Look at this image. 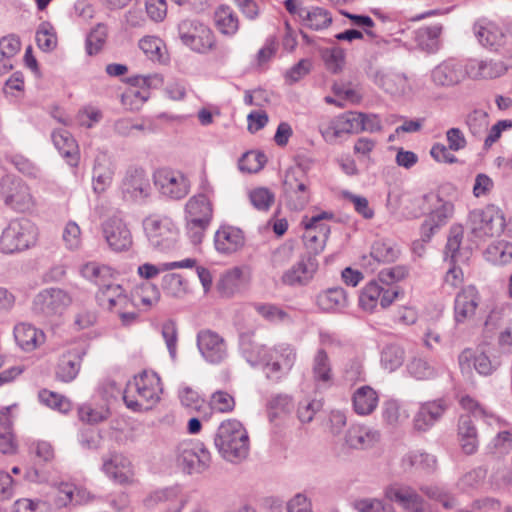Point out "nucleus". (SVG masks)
Segmentation results:
<instances>
[{
	"instance_id": "obj_1",
	"label": "nucleus",
	"mask_w": 512,
	"mask_h": 512,
	"mask_svg": "<svg viewBox=\"0 0 512 512\" xmlns=\"http://www.w3.org/2000/svg\"><path fill=\"white\" fill-rule=\"evenodd\" d=\"M161 393L159 376L155 372L143 371L127 383L123 400L133 412H144L159 402Z\"/></svg>"
},
{
	"instance_id": "obj_2",
	"label": "nucleus",
	"mask_w": 512,
	"mask_h": 512,
	"mask_svg": "<svg viewBox=\"0 0 512 512\" xmlns=\"http://www.w3.org/2000/svg\"><path fill=\"white\" fill-rule=\"evenodd\" d=\"M214 444L219 454L231 463L240 462L249 454L248 433L242 423L236 419L225 420L219 425Z\"/></svg>"
},
{
	"instance_id": "obj_3",
	"label": "nucleus",
	"mask_w": 512,
	"mask_h": 512,
	"mask_svg": "<svg viewBox=\"0 0 512 512\" xmlns=\"http://www.w3.org/2000/svg\"><path fill=\"white\" fill-rule=\"evenodd\" d=\"M37 227L27 218H17L9 222L0 236V251L5 254L21 252L37 241Z\"/></svg>"
},
{
	"instance_id": "obj_4",
	"label": "nucleus",
	"mask_w": 512,
	"mask_h": 512,
	"mask_svg": "<svg viewBox=\"0 0 512 512\" xmlns=\"http://www.w3.org/2000/svg\"><path fill=\"white\" fill-rule=\"evenodd\" d=\"M181 43L195 53L206 54L216 45L213 31L197 19H184L177 25Z\"/></svg>"
},
{
	"instance_id": "obj_5",
	"label": "nucleus",
	"mask_w": 512,
	"mask_h": 512,
	"mask_svg": "<svg viewBox=\"0 0 512 512\" xmlns=\"http://www.w3.org/2000/svg\"><path fill=\"white\" fill-rule=\"evenodd\" d=\"M283 196L289 209L303 210L310 202L309 180L300 165L288 168L283 179Z\"/></svg>"
},
{
	"instance_id": "obj_6",
	"label": "nucleus",
	"mask_w": 512,
	"mask_h": 512,
	"mask_svg": "<svg viewBox=\"0 0 512 512\" xmlns=\"http://www.w3.org/2000/svg\"><path fill=\"white\" fill-rule=\"evenodd\" d=\"M468 228L477 238L500 235L506 226L503 211L495 205L475 209L468 215Z\"/></svg>"
},
{
	"instance_id": "obj_7",
	"label": "nucleus",
	"mask_w": 512,
	"mask_h": 512,
	"mask_svg": "<svg viewBox=\"0 0 512 512\" xmlns=\"http://www.w3.org/2000/svg\"><path fill=\"white\" fill-rule=\"evenodd\" d=\"M0 195L6 206L18 212L34 208L35 198L30 187L15 175H5L0 180Z\"/></svg>"
},
{
	"instance_id": "obj_8",
	"label": "nucleus",
	"mask_w": 512,
	"mask_h": 512,
	"mask_svg": "<svg viewBox=\"0 0 512 512\" xmlns=\"http://www.w3.org/2000/svg\"><path fill=\"white\" fill-rule=\"evenodd\" d=\"M71 303L72 298L65 290L46 288L35 295L31 310L40 318H51L62 315Z\"/></svg>"
},
{
	"instance_id": "obj_9",
	"label": "nucleus",
	"mask_w": 512,
	"mask_h": 512,
	"mask_svg": "<svg viewBox=\"0 0 512 512\" xmlns=\"http://www.w3.org/2000/svg\"><path fill=\"white\" fill-rule=\"evenodd\" d=\"M177 465L188 474H200L211 463L210 452L200 442H182L175 450Z\"/></svg>"
},
{
	"instance_id": "obj_10",
	"label": "nucleus",
	"mask_w": 512,
	"mask_h": 512,
	"mask_svg": "<svg viewBox=\"0 0 512 512\" xmlns=\"http://www.w3.org/2000/svg\"><path fill=\"white\" fill-rule=\"evenodd\" d=\"M144 231L150 244L160 251L172 249L178 239V229L169 217H147L143 221Z\"/></svg>"
},
{
	"instance_id": "obj_11",
	"label": "nucleus",
	"mask_w": 512,
	"mask_h": 512,
	"mask_svg": "<svg viewBox=\"0 0 512 512\" xmlns=\"http://www.w3.org/2000/svg\"><path fill=\"white\" fill-rule=\"evenodd\" d=\"M153 179L159 193L167 199L181 200L190 192L191 183L179 170L160 168L154 172Z\"/></svg>"
},
{
	"instance_id": "obj_12",
	"label": "nucleus",
	"mask_w": 512,
	"mask_h": 512,
	"mask_svg": "<svg viewBox=\"0 0 512 512\" xmlns=\"http://www.w3.org/2000/svg\"><path fill=\"white\" fill-rule=\"evenodd\" d=\"M333 214L330 212H321L312 217L305 216L302 224L305 228L303 241L308 250V256H315L323 251L328 239L330 228L325 224L324 220H330Z\"/></svg>"
},
{
	"instance_id": "obj_13",
	"label": "nucleus",
	"mask_w": 512,
	"mask_h": 512,
	"mask_svg": "<svg viewBox=\"0 0 512 512\" xmlns=\"http://www.w3.org/2000/svg\"><path fill=\"white\" fill-rule=\"evenodd\" d=\"M122 198L136 203L144 202L151 194L150 180L141 167L127 168L120 184Z\"/></svg>"
},
{
	"instance_id": "obj_14",
	"label": "nucleus",
	"mask_w": 512,
	"mask_h": 512,
	"mask_svg": "<svg viewBox=\"0 0 512 512\" xmlns=\"http://www.w3.org/2000/svg\"><path fill=\"white\" fill-rule=\"evenodd\" d=\"M398 287H385L378 280H372L363 287L359 296V306L367 312H374L378 304L382 308L390 306L398 297Z\"/></svg>"
},
{
	"instance_id": "obj_15",
	"label": "nucleus",
	"mask_w": 512,
	"mask_h": 512,
	"mask_svg": "<svg viewBox=\"0 0 512 512\" xmlns=\"http://www.w3.org/2000/svg\"><path fill=\"white\" fill-rule=\"evenodd\" d=\"M468 76L467 62L448 58L430 71V80L440 88H450L461 83Z\"/></svg>"
},
{
	"instance_id": "obj_16",
	"label": "nucleus",
	"mask_w": 512,
	"mask_h": 512,
	"mask_svg": "<svg viewBox=\"0 0 512 512\" xmlns=\"http://www.w3.org/2000/svg\"><path fill=\"white\" fill-rule=\"evenodd\" d=\"M358 118V112H345L327 122H322L319 125V132L327 143H335L345 135L359 133Z\"/></svg>"
},
{
	"instance_id": "obj_17",
	"label": "nucleus",
	"mask_w": 512,
	"mask_h": 512,
	"mask_svg": "<svg viewBox=\"0 0 512 512\" xmlns=\"http://www.w3.org/2000/svg\"><path fill=\"white\" fill-rule=\"evenodd\" d=\"M422 200L435 206L421 226L422 238L424 241H428L435 230L445 224L447 219L451 217L453 213V205L451 202L443 201L437 195L432 193L424 195Z\"/></svg>"
},
{
	"instance_id": "obj_18",
	"label": "nucleus",
	"mask_w": 512,
	"mask_h": 512,
	"mask_svg": "<svg viewBox=\"0 0 512 512\" xmlns=\"http://www.w3.org/2000/svg\"><path fill=\"white\" fill-rule=\"evenodd\" d=\"M386 497L397 503L405 512H434L417 491L407 485H392L386 490Z\"/></svg>"
},
{
	"instance_id": "obj_19",
	"label": "nucleus",
	"mask_w": 512,
	"mask_h": 512,
	"mask_svg": "<svg viewBox=\"0 0 512 512\" xmlns=\"http://www.w3.org/2000/svg\"><path fill=\"white\" fill-rule=\"evenodd\" d=\"M102 233L108 246L115 252L127 251L133 244L128 225L117 216L108 218L102 224Z\"/></svg>"
},
{
	"instance_id": "obj_20",
	"label": "nucleus",
	"mask_w": 512,
	"mask_h": 512,
	"mask_svg": "<svg viewBox=\"0 0 512 512\" xmlns=\"http://www.w3.org/2000/svg\"><path fill=\"white\" fill-rule=\"evenodd\" d=\"M102 472L113 482L124 485L133 481L131 461L122 453L113 451L102 457Z\"/></svg>"
},
{
	"instance_id": "obj_21",
	"label": "nucleus",
	"mask_w": 512,
	"mask_h": 512,
	"mask_svg": "<svg viewBox=\"0 0 512 512\" xmlns=\"http://www.w3.org/2000/svg\"><path fill=\"white\" fill-rule=\"evenodd\" d=\"M296 360V351L289 344H279L270 350L266 362V375L269 379L278 380L292 369Z\"/></svg>"
},
{
	"instance_id": "obj_22",
	"label": "nucleus",
	"mask_w": 512,
	"mask_h": 512,
	"mask_svg": "<svg viewBox=\"0 0 512 512\" xmlns=\"http://www.w3.org/2000/svg\"><path fill=\"white\" fill-rule=\"evenodd\" d=\"M197 346L202 357L211 364H219L228 356L225 340L211 330H202L198 333Z\"/></svg>"
},
{
	"instance_id": "obj_23",
	"label": "nucleus",
	"mask_w": 512,
	"mask_h": 512,
	"mask_svg": "<svg viewBox=\"0 0 512 512\" xmlns=\"http://www.w3.org/2000/svg\"><path fill=\"white\" fill-rule=\"evenodd\" d=\"M480 302L478 290L473 285L464 287L455 298L454 319L456 323H463L475 315Z\"/></svg>"
},
{
	"instance_id": "obj_24",
	"label": "nucleus",
	"mask_w": 512,
	"mask_h": 512,
	"mask_svg": "<svg viewBox=\"0 0 512 512\" xmlns=\"http://www.w3.org/2000/svg\"><path fill=\"white\" fill-rule=\"evenodd\" d=\"M314 257H302L296 264L284 272L282 282L289 286H303L308 284L317 270Z\"/></svg>"
},
{
	"instance_id": "obj_25",
	"label": "nucleus",
	"mask_w": 512,
	"mask_h": 512,
	"mask_svg": "<svg viewBox=\"0 0 512 512\" xmlns=\"http://www.w3.org/2000/svg\"><path fill=\"white\" fill-rule=\"evenodd\" d=\"M446 408L447 405L442 399L421 404L413 419L415 430L419 432L429 430L442 417Z\"/></svg>"
},
{
	"instance_id": "obj_26",
	"label": "nucleus",
	"mask_w": 512,
	"mask_h": 512,
	"mask_svg": "<svg viewBox=\"0 0 512 512\" xmlns=\"http://www.w3.org/2000/svg\"><path fill=\"white\" fill-rule=\"evenodd\" d=\"M245 243L242 230L233 226H221L214 235V246L221 254H232Z\"/></svg>"
},
{
	"instance_id": "obj_27",
	"label": "nucleus",
	"mask_w": 512,
	"mask_h": 512,
	"mask_svg": "<svg viewBox=\"0 0 512 512\" xmlns=\"http://www.w3.org/2000/svg\"><path fill=\"white\" fill-rule=\"evenodd\" d=\"M84 355L85 351L80 347L69 349L63 353L56 368V378L65 383L74 380L80 371Z\"/></svg>"
},
{
	"instance_id": "obj_28",
	"label": "nucleus",
	"mask_w": 512,
	"mask_h": 512,
	"mask_svg": "<svg viewBox=\"0 0 512 512\" xmlns=\"http://www.w3.org/2000/svg\"><path fill=\"white\" fill-rule=\"evenodd\" d=\"M380 440V432L372 427L355 424L345 434V444L351 449H368Z\"/></svg>"
},
{
	"instance_id": "obj_29",
	"label": "nucleus",
	"mask_w": 512,
	"mask_h": 512,
	"mask_svg": "<svg viewBox=\"0 0 512 512\" xmlns=\"http://www.w3.org/2000/svg\"><path fill=\"white\" fill-rule=\"evenodd\" d=\"M473 359V365L478 374L482 376H490L496 372L502 365V361L497 355H488L484 352L473 354L470 349L464 350L459 355V364L461 367L468 364Z\"/></svg>"
},
{
	"instance_id": "obj_30",
	"label": "nucleus",
	"mask_w": 512,
	"mask_h": 512,
	"mask_svg": "<svg viewBox=\"0 0 512 512\" xmlns=\"http://www.w3.org/2000/svg\"><path fill=\"white\" fill-rule=\"evenodd\" d=\"M468 77L473 79H493L504 75L507 66L501 60L470 59L467 61Z\"/></svg>"
},
{
	"instance_id": "obj_31",
	"label": "nucleus",
	"mask_w": 512,
	"mask_h": 512,
	"mask_svg": "<svg viewBox=\"0 0 512 512\" xmlns=\"http://www.w3.org/2000/svg\"><path fill=\"white\" fill-rule=\"evenodd\" d=\"M374 83L392 96H404L410 91L407 77L393 71H377Z\"/></svg>"
},
{
	"instance_id": "obj_32",
	"label": "nucleus",
	"mask_w": 512,
	"mask_h": 512,
	"mask_svg": "<svg viewBox=\"0 0 512 512\" xmlns=\"http://www.w3.org/2000/svg\"><path fill=\"white\" fill-rule=\"evenodd\" d=\"M315 303L317 307L326 313H339L348 307V297L342 287H332L321 291Z\"/></svg>"
},
{
	"instance_id": "obj_33",
	"label": "nucleus",
	"mask_w": 512,
	"mask_h": 512,
	"mask_svg": "<svg viewBox=\"0 0 512 512\" xmlns=\"http://www.w3.org/2000/svg\"><path fill=\"white\" fill-rule=\"evenodd\" d=\"M186 498L182 495L180 486L175 485L158 489L146 499V505L152 507L160 503H168L173 512H179L186 504Z\"/></svg>"
},
{
	"instance_id": "obj_34",
	"label": "nucleus",
	"mask_w": 512,
	"mask_h": 512,
	"mask_svg": "<svg viewBox=\"0 0 512 512\" xmlns=\"http://www.w3.org/2000/svg\"><path fill=\"white\" fill-rule=\"evenodd\" d=\"M91 499L90 493L73 484L62 483L53 493V505L62 508L69 504H83Z\"/></svg>"
},
{
	"instance_id": "obj_35",
	"label": "nucleus",
	"mask_w": 512,
	"mask_h": 512,
	"mask_svg": "<svg viewBox=\"0 0 512 512\" xmlns=\"http://www.w3.org/2000/svg\"><path fill=\"white\" fill-rule=\"evenodd\" d=\"M99 304L110 311H115L117 308H128L130 300L123 293V289L118 284L106 283L97 294Z\"/></svg>"
},
{
	"instance_id": "obj_36",
	"label": "nucleus",
	"mask_w": 512,
	"mask_h": 512,
	"mask_svg": "<svg viewBox=\"0 0 512 512\" xmlns=\"http://www.w3.org/2000/svg\"><path fill=\"white\" fill-rule=\"evenodd\" d=\"M14 337L24 351H32L45 342L44 332L28 323L16 325Z\"/></svg>"
},
{
	"instance_id": "obj_37",
	"label": "nucleus",
	"mask_w": 512,
	"mask_h": 512,
	"mask_svg": "<svg viewBox=\"0 0 512 512\" xmlns=\"http://www.w3.org/2000/svg\"><path fill=\"white\" fill-rule=\"evenodd\" d=\"M354 411L358 415H370L378 406L377 392L370 386L364 385L355 390L352 397Z\"/></svg>"
},
{
	"instance_id": "obj_38",
	"label": "nucleus",
	"mask_w": 512,
	"mask_h": 512,
	"mask_svg": "<svg viewBox=\"0 0 512 512\" xmlns=\"http://www.w3.org/2000/svg\"><path fill=\"white\" fill-rule=\"evenodd\" d=\"M458 439L465 454L471 455L477 451L479 446L477 429L468 416H461L459 419Z\"/></svg>"
},
{
	"instance_id": "obj_39",
	"label": "nucleus",
	"mask_w": 512,
	"mask_h": 512,
	"mask_svg": "<svg viewBox=\"0 0 512 512\" xmlns=\"http://www.w3.org/2000/svg\"><path fill=\"white\" fill-rule=\"evenodd\" d=\"M186 220H201L210 223L213 215L211 202L205 194L191 197L185 206Z\"/></svg>"
},
{
	"instance_id": "obj_40",
	"label": "nucleus",
	"mask_w": 512,
	"mask_h": 512,
	"mask_svg": "<svg viewBox=\"0 0 512 512\" xmlns=\"http://www.w3.org/2000/svg\"><path fill=\"white\" fill-rule=\"evenodd\" d=\"M474 34L483 46L495 47L502 44L504 34L501 28L490 21L480 20L474 24Z\"/></svg>"
},
{
	"instance_id": "obj_41",
	"label": "nucleus",
	"mask_w": 512,
	"mask_h": 512,
	"mask_svg": "<svg viewBox=\"0 0 512 512\" xmlns=\"http://www.w3.org/2000/svg\"><path fill=\"white\" fill-rule=\"evenodd\" d=\"M52 141L59 153L68 159L70 165H76L78 145L69 131L58 129L52 133Z\"/></svg>"
},
{
	"instance_id": "obj_42",
	"label": "nucleus",
	"mask_w": 512,
	"mask_h": 512,
	"mask_svg": "<svg viewBox=\"0 0 512 512\" xmlns=\"http://www.w3.org/2000/svg\"><path fill=\"white\" fill-rule=\"evenodd\" d=\"M214 18L216 28L225 36H234L239 30L238 16L229 6H219L215 11Z\"/></svg>"
},
{
	"instance_id": "obj_43",
	"label": "nucleus",
	"mask_w": 512,
	"mask_h": 512,
	"mask_svg": "<svg viewBox=\"0 0 512 512\" xmlns=\"http://www.w3.org/2000/svg\"><path fill=\"white\" fill-rule=\"evenodd\" d=\"M245 277L240 267H233L224 272L217 284L219 292L224 296H232L245 285Z\"/></svg>"
},
{
	"instance_id": "obj_44",
	"label": "nucleus",
	"mask_w": 512,
	"mask_h": 512,
	"mask_svg": "<svg viewBox=\"0 0 512 512\" xmlns=\"http://www.w3.org/2000/svg\"><path fill=\"white\" fill-rule=\"evenodd\" d=\"M381 413L384 424L390 428L401 426L409 418L408 412L395 399L384 401Z\"/></svg>"
},
{
	"instance_id": "obj_45",
	"label": "nucleus",
	"mask_w": 512,
	"mask_h": 512,
	"mask_svg": "<svg viewBox=\"0 0 512 512\" xmlns=\"http://www.w3.org/2000/svg\"><path fill=\"white\" fill-rule=\"evenodd\" d=\"M240 348L243 357L251 366L264 365L266 370V362L269 358L270 350L250 339H242Z\"/></svg>"
},
{
	"instance_id": "obj_46",
	"label": "nucleus",
	"mask_w": 512,
	"mask_h": 512,
	"mask_svg": "<svg viewBox=\"0 0 512 512\" xmlns=\"http://www.w3.org/2000/svg\"><path fill=\"white\" fill-rule=\"evenodd\" d=\"M405 360L404 348L396 343L385 345L380 354V364L388 372H394L402 366Z\"/></svg>"
},
{
	"instance_id": "obj_47",
	"label": "nucleus",
	"mask_w": 512,
	"mask_h": 512,
	"mask_svg": "<svg viewBox=\"0 0 512 512\" xmlns=\"http://www.w3.org/2000/svg\"><path fill=\"white\" fill-rule=\"evenodd\" d=\"M20 47V40L14 35L0 39V74L13 68L12 58L19 52Z\"/></svg>"
},
{
	"instance_id": "obj_48",
	"label": "nucleus",
	"mask_w": 512,
	"mask_h": 512,
	"mask_svg": "<svg viewBox=\"0 0 512 512\" xmlns=\"http://www.w3.org/2000/svg\"><path fill=\"white\" fill-rule=\"evenodd\" d=\"M484 257L495 265H505L512 260V243L505 240L494 241L486 248Z\"/></svg>"
},
{
	"instance_id": "obj_49",
	"label": "nucleus",
	"mask_w": 512,
	"mask_h": 512,
	"mask_svg": "<svg viewBox=\"0 0 512 512\" xmlns=\"http://www.w3.org/2000/svg\"><path fill=\"white\" fill-rule=\"evenodd\" d=\"M441 33L442 26L440 25L423 27L415 31V41L422 50L435 52L439 47Z\"/></svg>"
},
{
	"instance_id": "obj_50",
	"label": "nucleus",
	"mask_w": 512,
	"mask_h": 512,
	"mask_svg": "<svg viewBox=\"0 0 512 512\" xmlns=\"http://www.w3.org/2000/svg\"><path fill=\"white\" fill-rule=\"evenodd\" d=\"M81 275L96 285H105L112 278V269L104 264L88 262L80 269Z\"/></svg>"
},
{
	"instance_id": "obj_51",
	"label": "nucleus",
	"mask_w": 512,
	"mask_h": 512,
	"mask_svg": "<svg viewBox=\"0 0 512 512\" xmlns=\"http://www.w3.org/2000/svg\"><path fill=\"white\" fill-rule=\"evenodd\" d=\"M299 16L303 18L306 26L314 30L324 29L332 22L329 12L320 7H313L311 10L301 9Z\"/></svg>"
},
{
	"instance_id": "obj_52",
	"label": "nucleus",
	"mask_w": 512,
	"mask_h": 512,
	"mask_svg": "<svg viewBox=\"0 0 512 512\" xmlns=\"http://www.w3.org/2000/svg\"><path fill=\"white\" fill-rule=\"evenodd\" d=\"M114 170L99 159L95 161L93 167V190L95 193H103L111 185Z\"/></svg>"
},
{
	"instance_id": "obj_53",
	"label": "nucleus",
	"mask_w": 512,
	"mask_h": 512,
	"mask_svg": "<svg viewBox=\"0 0 512 512\" xmlns=\"http://www.w3.org/2000/svg\"><path fill=\"white\" fill-rule=\"evenodd\" d=\"M398 255L399 250L390 240L375 241L370 252V256L379 263L393 262Z\"/></svg>"
},
{
	"instance_id": "obj_54",
	"label": "nucleus",
	"mask_w": 512,
	"mask_h": 512,
	"mask_svg": "<svg viewBox=\"0 0 512 512\" xmlns=\"http://www.w3.org/2000/svg\"><path fill=\"white\" fill-rule=\"evenodd\" d=\"M407 371L417 380H428L437 375L436 369L427 360L420 357H415L409 361Z\"/></svg>"
},
{
	"instance_id": "obj_55",
	"label": "nucleus",
	"mask_w": 512,
	"mask_h": 512,
	"mask_svg": "<svg viewBox=\"0 0 512 512\" xmlns=\"http://www.w3.org/2000/svg\"><path fill=\"white\" fill-rule=\"evenodd\" d=\"M107 38V26L103 23L97 24L86 38V51L89 55L99 53Z\"/></svg>"
},
{
	"instance_id": "obj_56",
	"label": "nucleus",
	"mask_w": 512,
	"mask_h": 512,
	"mask_svg": "<svg viewBox=\"0 0 512 512\" xmlns=\"http://www.w3.org/2000/svg\"><path fill=\"white\" fill-rule=\"evenodd\" d=\"M266 161L267 158L264 153L249 151L240 158L238 166L243 172L256 173L264 167Z\"/></svg>"
},
{
	"instance_id": "obj_57",
	"label": "nucleus",
	"mask_w": 512,
	"mask_h": 512,
	"mask_svg": "<svg viewBox=\"0 0 512 512\" xmlns=\"http://www.w3.org/2000/svg\"><path fill=\"white\" fill-rule=\"evenodd\" d=\"M313 376L316 381L328 382L331 379V366L324 349H319L314 357Z\"/></svg>"
},
{
	"instance_id": "obj_58",
	"label": "nucleus",
	"mask_w": 512,
	"mask_h": 512,
	"mask_svg": "<svg viewBox=\"0 0 512 512\" xmlns=\"http://www.w3.org/2000/svg\"><path fill=\"white\" fill-rule=\"evenodd\" d=\"M36 41L38 47L44 52H50L57 46V37L53 31L52 26L44 22L36 32Z\"/></svg>"
},
{
	"instance_id": "obj_59",
	"label": "nucleus",
	"mask_w": 512,
	"mask_h": 512,
	"mask_svg": "<svg viewBox=\"0 0 512 512\" xmlns=\"http://www.w3.org/2000/svg\"><path fill=\"white\" fill-rule=\"evenodd\" d=\"M421 492L428 498L440 502L445 509H452L456 506V499L444 488L439 486H421Z\"/></svg>"
},
{
	"instance_id": "obj_60",
	"label": "nucleus",
	"mask_w": 512,
	"mask_h": 512,
	"mask_svg": "<svg viewBox=\"0 0 512 512\" xmlns=\"http://www.w3.org/2000/svg\"><path fill=\"white\" fill-rule=\"evenodd\" d=\"M323 60L330 72L338 73L345 64V51L338 46L326 49L323 51Z\"/></svg>"
},
{
	"instance_id": "obj_61",
	"label": "nucleus",
	"mask_w": 512,
	"mask_h": 512,
	"mask_svg": "<svg viewBox=\"0 0 512 512\" xmlns=\"http://www.w3.org/2000/svg\"><path fill=\"white\" fill-rule=\"evenodd\" d=\"M209 406L212 410L220 413L231 412L235 407L234 397L226 391H215L209 400Z\"/></svg>"
},
{
	"instance_id": "obj_62",
	"label": "nucleus",
	"mask_w": 512,
	"mask_h": 512,
	"mask_svg": "<svg viewBox=\"0 0 512 512\" xmlns=\"http://www.w3.org/2000/svg\"><path fill=\"white\" fill-rule=\"evenodd\" d=\"M274 199V194L264 187H259L249 192V200L251 204L259 211H267L273 204Z\"/></svg>"
},
{
	"instance_id": "obj_63",
	"label": "nucleus",
	"mask_w": 512,
	"mask_h": 512,
	"mask_svg": "<svg viewBox=\"0 0 512 512\" xmlns=\"http://www.w3.org/2000/svg\"><path fill=\"white\" fill-rule=\"evenodd\" d=\"M39 399L48 407L56 409L62 413L68 412L71 408V403L67 398L46 389L40 391Z\"/></svg>"
},
{
	"instance_id": "obj_64",
	"label": "nucleus",
	"mask_w": 512,
	"mask_h": 512,
	"mask_svg": "<svg viewBox=\"0 0 512 512\" xmlns=\"http://www.w3.org/2000/svg\"><path fill=\"white\" fill-rule=\"evenodd\" d=\"M358 512H394L393 506L378 499H361L354 502Z\"/></svg>"
}]
</instances>
